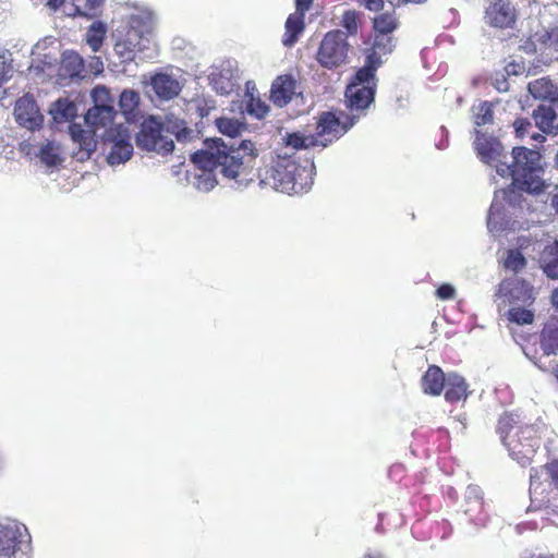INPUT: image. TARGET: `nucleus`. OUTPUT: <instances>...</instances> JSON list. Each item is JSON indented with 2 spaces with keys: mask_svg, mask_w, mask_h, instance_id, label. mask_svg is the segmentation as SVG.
Masks as SVG:
<instances>
[{
  "mask_svg": "<svg viewBox=\"0 0 558 558\" xmlns=\"http://www.w3.org/2000/svg\"><path fill=\"white\" fill-rule=\"evenodd\" d=\"M206 148L192 154V162L201 170L213 172L220 168L223 177L238 182L253 180L257 157L253 142L242 141L239 146H228L221 138L207 140Z\"/></svg>",
  "mask_w": 558,
  "mask_h": 558,
  "instance_id": "obj_1",
  "label": "nucleus"
},
{
  "mask_svg": "<svg viewBox=\"0 0 558 558\" xmlns=\"http://www.w3.org/2000/svg\"><path fill=\"white\" fill-rule=\"evenodd\" d=\"M511 154L512 162L510 165L501 162L496 166L499 175L512 179L510 186L505 191L508 202H514L511 197L514 190L534 195L544 193L547 184L539 175L543 171L541 154L524 146L513 147Z\"/></svg>",
  "mask_w": 558,
  "mask_h": 558,
  "instance_id": "obj_2",
  "label": "nucleus"
},
{
  "mask_svg": "<svg viewBox=\"0 0 558 558\" xmlns=\"http://www.w3.org/2000/svg\"><path fill=\"white\" fill-rule=\"evenodd\" d=\"M497 433L513 460L522 466L532 463L542 440L536 425L522 424L518 414L505 412L498 420Z\"/></svg>",
  "mask_w": 558,
  "mask_h": 558,
  "instance_id": "obj_3",
  "label": "nucleus"
},
{
  "mask_svg": "<svg viewBox=\"0 0 558 558\" xmlns=\"http://www.w3.org/2000/svg\"><path fill=\"white\" fill-rule=\"evenodd\" d=\"M301 168L292 159L278 157L271 165L259 170L260 184L282 193H300L304 184L299 182Z\"/></svg>",
  "mask_w": 558,
  "mask_h": 558,
  "instance_id": "obj_4",
  "label": "nucleus"
},
{
  "mask_svg": "<svg viewBox=\"0 0 558 558\" xmlns=\"http://www.w3.org/2000/svg\"><path fill=\"white\" fill-rule=\"evenodd\" d=\"M351 45L348 36L340 29L327 32L317 48L315 60L326 70H337L349 62Z\"/></svg>",
  "mask_w": 558,
  "mask_h": 558,
  "instance_id": "obj_5",
  "label": "nucleus"
},
{
  "mask_svg": "<svg viewBox=\"0 0 558 558\" xmlns=\"http://www.w3.org/2000/svg\"><path fill=\"white\" fill-rule=\"evenodd\" d=\"M31 536L24 525H0V558H29Z\"/></svg>",
  "mask_w": 558,
  "mask_h": 558,
  "instance_id": "obj_6",
  "label": "nucleus"
},
{
  "mask_svg": "<svg viewBox=\"0 0 558 558\" xmlns=\"http://www.w3.org/2000/svg\"><path fill=\"white\" fill-rule=\"evenodd\" d=\"M377 82L369 80H357L354 74L347 85L344 98L350 114H359V119L366 114L367 109L375 100Z\"/></svg>",
  "mask_w": 558,
  "mask_h": 558,
  "instance_id": "obj_7",
  "label": "nucleus"
},
{
  "mask_svg": "<svg viewBox=\"0 0 558 558\" xmlns=\"http://www.w3.org/2000/svg\"><path fill=\"white\" fill-rule=\"evenodd\" d=\"M163 124L155 117L145 119L141 124V130L136 135V144L140 148L147 151H156L161 155H168L174 149L172 140L162 135Z\"/></svg>",
  "mask_w": 558,
  "mask_h": 558,
  "instance_id": "obj_8",
  "label": "nucleus"
},
{
  "mask_svg": "<svg viewBox=\"0 0 558 558\" xmlns=\"http://www.w3.org/2000/svg\"><path fill=\"white\" fill-rule=\"evenodd\" d=\"M95 105L85 114V121L92 129L107 128L117 114L113 99L105 86H96L92 93Z\"/></svg>",
  "mask_w": 558,
  "mask_h": 558,
  "instance_id": "obj_9",
  "label": "nucleus"
},
{
  "mask_svg": "<svg viewBox=\"0 0 558 558\" xmlns=\"http://www.w3.org/2000/svg\"><path fill=\"white\" fill-rule=\"evenodd\" d=\"M518 9L512 0H485L483 19L486 25L497 29L513 28Z\"/></svg>",
  "mask_w": 558,
  "mask_h": 558,
  "instance_id": "obj_10",
  "label": "nucleus"
},
{
  "mask_svg": "<svg viewBox=\"0 0 558 558\" xmlns=\"http://www.w3.org/2000/svg\"><path fill=\"white\" fill-rule=\"evenodd\" d=\"M496 295L510 306H532L536 299L534 287L527 280L515 276L501 280Z\"/></svg>",
  "mask_w": 558,
  "mask_h": 558,
  "instance_id": "obj_11",
  "label": "nucleus"
},
{
  "mask_svg": "<svg viewBox=\"0 0 558 558\" xmlns=\"http://www.w3.org/2000/svg\"><path fill=\"white\" fill-rule=\"evenodd\" d=\"M105 141L111 143V149L107 161L110 165H120L128 161L133 155V145L129 129L123 124L109 128L106 131Z\"/></svg>",
  "mask_w": 558,
  "mask_h": 558,
  "instance_id": "obj_12",
  "label": "nucleus"
},
{
  "mask_svg": "<svg viewBox=\"0 0 558 558\" xmlns=\"http://www.w3.org/2000/svg\"><path fill=\"white\" fill-rule=\"evenodd\" d=\"M357 121L359 114L341 112L337 116L333 112L326 111L319 116L316 133L319 137H325L327 141L331 142L343 135Z\"/></svg>",
  "mask_w": 558,
  "mask_h": 558,
  "instance_id": "obj_13",
  "label": "nucleus"
},
{
  "mask_svg": "<svg viewBox=\"0 0 558 558\" xmlns=\"http://www.w3.org/2000/svg\"><path fill=\"white\" fill-rule=\"evenodd\" d=\"M14 117L21 126L28 130H36L40 128L44 121L35 99L27 95L16 100Z\"/></svg>",
  "mask_w": 558,
  "mask_h": 558,
  "instance_id": "obj_14",
  "label": "nucleus"
},
{
  "mask_svg": "<svg viewBox=\"0 0 558 558\" xmlns=\"http://www.w3.org/2000/svg\"><path fill=\"white\" fill-rule=\"evenodd\" d=\"M295 90V78L291 74H282L272 82L269 97L275 106L282 108L292 100Z\"/></svg>",
  "mask_w": 558,
  "mask_h": 558,
  "instance_id": "obj_15",
  "label": "nucleus"
},
{
  "mask_svg": "<svg viewBox=\"0 0 558 558\" xmlns=\"http://www.w3.org/2000/svg\"><path fill=\"white\" fill-rule=\"evenodd\" d=\"M143 40V32L136 26H129L124 35L114 44V52L123 60L131 61L134 59L135 51L141 50Z\"/></svg>",
  "mask_w": 558,
  "mask_h": 558,
  "instance_id": "obj_16",
  "label": "nucleus"
},
{
  "mask_svg": "<svg viewBox=\"0 0 558 558\" xmlns=\"http://www.w3.org/2000/svg\"><path fill=\"white\" fill-rule=\"evenodd\" d=\"M69 132L73 142L78 145V150L75 153L76 159L80 161L89 159L96 149V130H84L81 124L72 123L69 126Z\"/></svg>",
  "mask_w": 558,
  "mask_h": 558,
  "instance_id": "obj_17",
  "label": "nucleus"
},
{
  "mask_svg": "<svg viewBox=\"0 0 558 558\" xmlns=\"http://www.w3.org/2000/svg\"><path fill=\"white\" fill-rule=\"evenodd\" d=\"M532 118L536 128L545 135H558V117L550 106L539 105L533 112Z\"/></svg>",
  "mask_w": 558,
  "mask_h": 558,
  "instance_id": "obj_18",
  "label": "nucleus"
},
{
  "mask_svg": "<svg viewBox=\"0 0 558 558\" xmlns=\"http://www.w3.org/2000/svg\"><path fill=\"white\" fill-rule=\"evenodd\" d=\"M474 147L481 160L486 163L497 160L502 151V145L497 138L488 137L480 132L476 134Z\"/></svg>",
  "mask_w": 558,
  "mask_h": 558,
  "instance_id": "obj_19",
  "label": "nucleus"
},
{
  "mask_svg": "<svg viewBox=\"0 0 558 558\" xmlns=\"http://www.w3.org/2000/svg\"><path fill=\"white\" fill-rule=\"evenodd\" d=\"M445 399L449 403H457L468 399L470 391L464 377L457 373H449L445 383Z\"/></svg>",
  "mask_w": 558,
  "mask_h": 558,
  "instance_id": "obj_20",
  "label": "nucleus"
},
{
  "mask_svg": "<svg viewBox=\"0 0 558 558\" xmlns=\"http://www.w3.org/2000/svg\"><path fill=\"white\" fill-rule=\"evenodd\" d=\"M150 84L156 95L165 100L173 99L181 90L179 82L166 73H157L154 75Z\"/></svg>",
  "mask_w": 558,
  "mask_h": 558,
  "instance_id": "obj_21",
  "label": "nucleus"
},
{
  "mask_svg": "<svg viewBox=\"0 0 558 558\" xmlns=\"http://www.w3.org/2000/svg\"><path fill=\"white\" fill-rule=\"evenodd\" d=\"M446 380L447 376L442 369L437 365H430L422 376V389L426 395L440 396L444 391Z\"/></svg>",
  "mask_w": 558,
  "mask_h": 558,
  "instance_id": "obj_22",
  "label": "nucleus"
},
{
  "mask_svg": "<svg viewBox=\"0 0 558 558\" xmlns=\"http://www.w3.org/2000/svg\"><path fill=\"white\" fill-rule=\"evenodd\" d=\"M527 90L535 99L558 104V86L549 77L530 82Z\"/></svg>",
  "mask_w": 558,
  "mask_h": 558,
  "instance_id": "obj_23",
  "label": "nucleus"
},
{
  "mask_svg": "<svg viewBox=\"0 0 558 558\" xmlns=\"http://www.w3.org/2000/svg\"><path fill=\"white\" fill-rule=\"evenodd\" d=\"M304 15L305 13L295 11L288 16L282 37V44L286 47H292L298 41L299 36L303 33L305 28Z\"/></svg>",
  "mask_w": 558,
  "mask_h": 558,
  "instance_id": "obj_24",
  "label": "nucleus"
},
{
  "mask_svg": "<svg viewBox=\"0 0 558 558\" xmlns=\"http://www.w3.org/2000/svg\"><path fill=\"white\" fill-rule=\"evenodd\" d=\"M541 266L549 279H558V241L546 245L541 254Z\"/></svg>",
  "mask_w": 558,
  "mask_h": 558,
  "instance_id": "obj_25",
  "label": "nucleus"
},
{
  "mask_svg": "<svg viewBox=\"0 0 558 558\" xmlns=\"http://www.w3.org/2000/svg\"><path fill=\"white\" fill-rule=\"evenodd\" d=\"M61 71L69 77H84L85 64L83 58L75 51L69 50L62 54Z\"/></svg>",
  "mask_w": 558,
  "mask_h": 558,
  "instance_id": "obj_26",
  "label": "nucleus"
},
{
  "mask_svg": "<svg viewBox=\"0 0 558 558\" xmlns=\"http://www.w3.org/2000/svg\"><path fill=\"white\" fill-rule=\"evenodd\" d=\"M541 347L546 354L556 353L558 350V320L553 319L545 324L541 332Z\"/></svg>",
  "mask_w": 558,
  "mask_h": 558,
  "instance_id": "obj_27",
  "label": "nucleus"
},
{
  "mask_svg": "<svg viewBox=\"0 0 558 558\" xmlns=\"http://www.w3.org/2000/svg\"><path fill=\"white\" fill-rule=\"evenodd\" d=\"M381 54L383 53L372 49L366 56L364 65L355 72L359 81L369 80L371 82H377L376 71L383 63Z\"/></svg>",
  "mask_w": 558,
  "mask_h": 558,
  "instance_id": "obj_28",
  "label": "nucleus"
},
{
  "mask_svg": "<svg viewBox=\"0 0 558 558\" xmlns=\"http://www.w3.org/2000/svg\"><path fill=\"white\" fill-rule=\"evenodd\" d=\"M50 112L57 123H64L75 118L76 106L73 101L61 98L53 104V109Z\"/></svg>",
  "mask_w": 558,
  "mask_h": 558,
  "instance_id": "obj_29",
  "label": "nucleus"
},
{
  "mask_svg": "<svg viewBox=\"0 0 558 558\" xmlns=\"http://www.w3.org/2000/svg\"><path fill=\"white\" fill-rule=\"evenodd\" d=\"M119 106L126 120H131L138 109L140 94L131 89L123 90L119 98Z\"/></svg>",
  "mask_w": 558,
  "mask_h": 558,
  "instance_id": "obj_30",
  "label": "nucleus"
},
{
  "mask_svg": "<svg viewBox=\"0 0 558 558\" xmlns=\"http://www.w3.org/2000/svg\"><path fill=\"white\" fill-rule=\"evenodd\" d=\"M106 34L107 28L102 22L96 21L88 27L86 33V43L93 52L100 50L106 38Z\"/></svg>",
  "mask_w": 558,
  "mask_h": 558,
  "instance_id": "obj_31",
  "label": "nucleus"
},
{
  "mask_svg": "<svg viewBox=\"0 0 558 558\" xmlns=\"http://www.w3.org/2000/svg\"><path fill=\"white\" fill-rule=\"evenodd\" d=\"M530 307L531 306L511 305L507 312L508 320L520 326L533 324L535 315L534 311Z\"/></svg>",
  "mask_w": 558,
  "mask_h": 558,
  "instance_id": "obj_32",
  "label": "nucleus"
},
{
  "mask_svg": "<svg viewBox=\"0 0 558 558\" xmlns=\"http://www.w3.org/2000/svg\"><path fill=\"white\" fill-rule=\"evenodd\" d=\"M399 26L395 13H380L373 19L374 33L392 34Z\"/></svg>",
  "mask_w": 558,
  "mask_h": 558,
  "instance_id": "obj_33",
  "label": "nucleus"
},
{
  "mask_svg": "<svg viewBox=\"0 0 558 558\" xmlns=\"http://www.w3.org/2000/svg\"><path fill=\"white\" fill-rule=\"evenodd\" d=\"M526 266V259L524 255L518 248H510L506 252V256L502 260V267L506 270L518 274L523 270Z\"/></svg>",
  "mask_w": 558,
  "mask_h": 558,
  "instance_id": "obj_34",
  "label": "nucleus"
},
{
  "mask_svg": "<svg viewBox=\"0 0 558 558\" xmlns=\"http://www.w3.org/2000/svg\"><path fill=\"white\" fill-rule=\"evenodd\" d=\"M216 126L220 133L234 138L239 136L244 128L243 123L234 118H218L216 120Z\"/></svg>",
  "mask_w": 558,
  "mask_h": 558,
  "instance_id": "obj_35",
  "label": "nucleus"
},
{
  "mask_svg": "<svg viewBox=\"0 0 558 558\" xmlns=\"http://www.w3.org/2000/svg\"><path fill=\"white\" fill-rule=\"evenodd\" d=\"M246 112L256 119H264L269 112V106L253 93H247Z\"/></svg>",
  "mask_w": 558,
  "mask_h": 558,
  "instance_id": "obj_36",
  "label": "nucleus"
},
{
  "mask_svg": "<svg viewBox=\"0 0 558 558\" xmlns=\"http://www.w3.org/2000/svg\"><path fill=\"white\" fill-rule=\"evenodd\" d=\"M372 49L383 54L390 53L393 49V37L390 34L374 33Z\"/></svg>",
  "mask_w": 558,
  "mask_h": 558,
  "instance_id": "obj_37",
  "label": "nucleus"
},
{
  "mask_svg": "<svg viewBox=\"0 0 558 558\" xmlns=\"http://www.w3.org/2000/svg\"><path fill=\"white\" fill-rule=\"evenodd\" d=\"M39 158L48 167L58 166L62 161L52 143H47L41 147Z\"/></svg>",
  "mask_w": 558,
  "mask_h": 558,
  "instance_id": "obj_38",
  "label": "nucleus"
},
{
  "mask_svg": "<svg viewBox=\"0 0 558 558\" xmlns=\"http://www.w3.org/2000/svg\"><path fill=\"white\" fill-rule=\"evenodd\" d=\"M341 25L345 28V35H356L360 27L359 13L354 10H347L342 15Z\"/></svg>",
  "mask_w": 558,
  "mask_h": 558,
  "instance_id": "obj_39",
  "label": "nucleus"
},
{
  "mask_svg": "<svg viewBox=\"0 0 558 558\" xmlns=\"http://www.w3.org/2000/svg\"><path fill=\"white\" fill-rule=\"evenodd\" d=\"M494 120V111L493 106L488 101H484L480 104L477 107V111L475 113V124L477 126H483L489 123H493Z\"/></svg>",
  "mask_w": 558,
  "mask_h": 558,
  "instance_id": "obj_40",
  "label": "nucleus"
},
{
  "mask_svg": "<svg viewBox=\"0 0 558 558\" xmlns=\"http://www.w3.org/2000/svg\"><path fill=\"white\" fill-rule=\"evenodd\" d=\"M287 145L295 149L308 148L315 145V138L300 133H291L287 136Z\"/></svg>",
  "mask_w": 558,
  "mask_h": 558,
  "instance_id": "obj_41",
  "label": "nucleus"
},
{
  "mask_svg": "<svg viewBox=\"0 0 558 558\" xmlns=\"http://www.w3.org/2000/svg\"><path fill=\"white\" fill-rule=\"evenodd\" d=\"M532 123L527 118H518L513 122V129L518 138H523L529 134Z\"/></svg>",
  "mask_w": 558,
  "mask_h": 558,
  "instance_id": "obj_42",
  "label": "nucleus"
},
{
  "mask_svg": "<svg viewBox=\"0 0 558 558\" xmlns=\"http://www.w3.org/2000/svg\"><path fill=\"white\" fill-rule=\"evenodd\" d=\"M544 469L550 480V484L558 489V459L546 463Z\"/></svg>",
  "mask_w": 558,
  "mask_h": 558,
  "instance_id": "obj_43",
  "label": "nucleus"
},
{
  "mask_svg": "<svg viewBox=\"0 0 558 558\" xmlns=\"http://www.w3.org/2000/svg\"><path fill=\"white\" fill-rule=\"evenodd\" d=\"M436 296L442 301L452 300L456 296V289L449 283H442L437 288Z\"/></svg>",
  "mask_w": 558,
  "mask_h": 558,
  "instance_id": "obj_44",
  "label": "nucleus"
},
{
  "mask_svg": "<svg viewBox=\"0 0 558 558\" xmlns=\"http://www.w3.org/2000/svg\"><path fill=\"white\" fill-rule=\"evenodd\" d=\"M367 10L379 12L384 9V0H359Z\"/></svg>",
  "mask_w": 558,
  "mask_h": 558,
  "instance_id": "obj_45",
  "label": "nucleus"
},
{
  "mask_svg": "<svg viewBox=\"0 0 558 558\" xmlns=\"http://www.w3.org/2000/svg\"><path fill=\"white\" fill-rule=\"evenodd\" d=\"M548 41L558 49V27L553 28L550 32H546L543 36L542 43L547 44Z\"/></svg>",
  "mask_w": 558,
  "mask_h": 558,
  "instance_id": "obj_46",
  "label": "nucleus"
},
{
  "mask_svg": "<svg viewBox=\"0 0 558 558\" xmlns=\"http://www.w3.org/2000/svg\"><path fill=\"white\" fill-rule=\"evenodd\" d=\"M194 131L186 126H182L175 132V137L179 142H187L193 137Z\"/></svg>",
  "mask_w": 558,
  "mask_h": 558,
  "instance_id": "obj_47",
  "label": "nucleus"
},
{
  "mask_svg": "<svg viewBox=\"0 0 558 558\" xmlns=\"http://www.w3.org/2000/svg\"><path fill=\"white\" fill-rule=\"evenodd\" d=\"M313 0H295V11L306 13L312 7Z\"/></svg>",
  "mask_w": 558,
  "mask_h": 558,
  "instance_id": "obj_48",
  "label": "nucleus"
},
{
  "mask_svg": "<svg viewBox=\"0 0 558 558\" xmlns=\"http://www.w3.org/2000/svg\"><path fill=\"white\" fill-rule=\"evenodd\" d=\"M10 68L5 62H0V86H2L10 78Z\"/></svg>",
  "mask_w": 558,
  "mask_h": 558,
  "instance_id": "obj_49",
  "label": "nucleus"
},
{
  "mask_svg": "<svg viewBox=\"0 0 558 558\" xmlns=\"http://www.w3.org/2000/svg\"><path fill=\"white\" fill-rule=\"evenodd\" d=\"M64 2L65 0H46L45 5L51 11H57Z\"/></svg>",
  "mask_w": 558,
  "mask_h": 558,
  "instance_id": "obj_50",
  "label": "nucleus"
},
{
  "mask_svg": "<svg viewBox=\"0 0 558 558\" xmlns=\"http://www.w3.org/2000/svg\"><path fill=\"white\" fill-rule=\"evenodd\" d=\"M426 0H397V2H393V0H390V2L392 4H395L396 7H400L401 4H407V3H414V4H421V3H424Z\"/></svg>",
  "mask_w": 558,
  "mask_h": 558,
  "instance_id": "obj_51",
  "label": "nucleus"
},
{
  "mask_svg": "<svg viewBox=\"0 0 558 558\" xmlns=\"http://www.w3.org/2000/svg\"><path fill=\"white\" fill-rule=\"evenodd\" d=\"M550 302L553 306L558 311V287L551 292Z\"/></svg>",
  "mask_w": 558,
  "mask_h": 558,
  "instance_id": "obj_52",
  "label": "nucleus"
},
{
  "mask_svg": "<svg viewBox=\"0 0 558 558\" xmlns=\"http://www.w3.org/2000/svg\"><path fill=\"white\" fill-rule=\"evenodd\" d=\"M363 558H385L384 555L379 551H367Z\"/></svg>",
  "mask_w": 558,
  "mask_h": 558,
  "instance_id": "obj_53",
  "label": "nucleus"
},
{
  "mask_svg": "<svg viewBox=\"0 0 558 558\" xmlns=\"http://www.w3.org/2000/svg\"><path fill=\"white\" fill-rule=\"evenodd\" d=\"M531 138L538 143H544L546 141V137L541 133H533L531 134Z\"/></svg>",
  "mask_w": 558,
  "mask_h": 558,
  "instance_id": "obj_54",
  "label": "nucleus"
},
{
  "mask_svg": "<svg viewBox=\"0 0 558 558\" xmlns=\"http://www.w3.org/2000/svg\"><path fill=\"white\" fill-rule=\"evenodd\" d=\"M551 205L556 209V211L558 213V194L553 197Z\"/></svg>",
  "mask_w": 558,
  "mask_h": 558,
  "instance_id": "obj_55",
  "label": "nucleus"
},
{
  "mask_svg": "<svg viewBox=\"0 0 558 558\" xmlns=\"http://www.w3.org/2000/svg\"><path fill=\"white\" fill-rule=\"evenodd\" d=\"M554 375L558 381V364L556 365V367L554 368Z\"/></svg>",
  "mask_w": 558,
  "mask_h": 558,
  "instance_id": "obj_56",
  "label": "nucleus"
},
{
  "mask_svg": "<svg viewBox=\"0 0 558 558\" xmlns=\"http://www.w3.org/2000/svg\"><path fill=\"white\" fill-rule=\"evenodd\" d=\"M95 61H96L97 65H99L100 68H102V62L100 61V59H99V58H97V57H96V58H95Z\"/></svg>",
  "mask_w": 558,
  "mask_h": 558,
  "instance_id": "obj_57",
  "label": "nucleus"
},
{
  "mask_svg": "<svg viewBox=\"0 0 558 558\" xmlns=\"http://www.w3.org/2000/svg\"><path fill=\"white\" fill-rule=\"evenodd\" d=\"M536 474H537V472H536V471H535V474H532V473H531V476H530L531 482H533V481L536 478Z\"/></svg>",
  "mask_w": 558,
  "mask_h": 558,
  "instance_id": "obj_58",
  "label": "nucleus"
},
{
  "mask_svg": "<svg viewBox=\"0 0 558 558\" xmlns=\"http://www.w3.org/2000/svg\"><path fill=\"white\" fill-rule=\"evenodd\" d=\"M476 504L478 505L480 508L483 507V502L482 501H476Z\"/></svg>",
  "mask_w": 558,
  "mask_h": 558,
  "instance_id": "obj_59",
  "label": "nucleus"
}]
</instances>
